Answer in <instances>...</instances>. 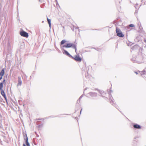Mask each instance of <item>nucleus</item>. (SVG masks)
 <instances>
[{"label":"nucleus","instance_id":"dca6fc26","mask_svg":"<svg viewBox=\"0 0 146 146\" xmlns=\"http://www.w3.org/2000/svg\"><path fill=\"white\" fill-rule=\"evenodd\" d=\"M129 26L131 27H134V25L132 24H131L129 25Z\"/></svg>","mask_w":146,"mask_h":146},{"label":"nucleus","instance_id":"423d86ee","mask_svg":"<svg viewBox=\"0 0 146 146\" xmlns=\"http://www.w3.org/2000/svg\"><path fill=\"white\" fill-rule=\"evenodd\" d=\"M1 94L3 96L5 100L7 102V99L6 95L5 94V92L3 90H0Z\"/></svg>","mask_w":146,"mask_h":146},{"label":"nucleus","instance_id":"39448f33","mask_svg":"<svg viewBox=\"0 0 146 146\" xmlns=\"http://www.w3.org/2000/svg\"><path fill=\"white\" fill-rule=\"evenodd\" d=\"M5 73V69L3 68L0 72V80H1Z\"/></svg>","mask_w":146,"mask_h":146},{"label":"nucleus","instance_id":"f3484780","mask_svg":"<svg viewBox=\"0 0 146 146\" xmlns=\"http://www.w3.org/2000/svg\"><path fill=\"white\" fill-rule=\"evenodd\" d=\"M75 48H74L75 49V52L76 53H77V49H76V45L75 44Z\"/></svg>","mask_w":146,"mask_h":146},{"label":"nucleus","instance_id":"f8f14e48","mask_svg":"<svg viewBox=\"0 0 146 146\" xmlns=\"http://www.w3.org/2000/svg\"><path fill=\"white\" fill-rule=\"evenodd\" d=\"M66 42V41L65 40H62L61 42V43H60V45H61V46H62L61 45H62L63 44H64V43H65Z\"/></svg>","mask_w":146,"mask_h":146},{"label":"nucleus","instance_id":"9d476101","mask_svg":"<svg viewBox=\"0 0 146 146\" xmlns=\"http://www.w3.org/2000/svg\"><path fill=\"white\" fill-rule=\"evenodd\" d=\"M64 52L66 55L71 57V56L70 54L67 51H66V50H64Z\"/></svg>","mask_w":146,"mask_h":146},{"label":"nucleus","instance_id":"a211bd4d","mask_svg":"<svg viewBox=\"0 0 146 146\" xmlns=\"http://www.w3.org/2000/svg\"><path fill=\"white\" fill-rule=\"evenodd\" d=\"M42 119H36V120H42Z\"/></svg>","mask_w":146,"mask_h":146},{"label":"nucleus","instance_id":"1a4fd4ad","mask_svg":"<svg viewBox=\"0 0 146 146\" xmlns=\"http://www.w3.org/2000/svg\"><path fill=\"white\" fill-rule=\"evenodd\" d=\"M25 140L26 141V143L27 146H30V144L28 142V137L27 135H26V137L25 138Z\"/></svg>","mask_w":146,"mask_h":146},{"label":"nucleus","instance_id":"7ed1b4c3","mask_svg":"<svg viewBox=\"0 0 146 146\" xmlns=\"http://www.w3.org/2000/svg\"><path fill=\"white\" fill-rule=\"evenodd\" d=\"M116 33H117V35L119 37H123L124 36V35L123 34L122 32L118 28H116Z\"/></svg>","mask_w":146,"mask_h":146},{"label":"nucleus","instance_id":"20e7f679","mask_svg":"<svg viewBox=\"0 0 146 146\" xmlns=\"http://www.w3.org/2000/svg\"><path fill=\"white\" fill-rule=\"evenodd\" d=\"M20 34L21 36L25 37L28 38L29 36L28 33L23 31L20 32Z\"/></svg>","mask_w":146,"mask_h":146},{"label":"nucleus","instance_id":"f257e3e1","mask_svg":"<svg viewBox=\"0 0 146 146\" xmlns=\"http://www.w3.org/2000/svg\"><path fill=\"white\" fill-rule=\"evenodd\" d=\"M71 47H72L73 48H75V44L71 43H69L67 44L66 45H64L62 46H61V48L65 47L66 48H68Z\"/></svg>","mask_w":146,"mask_h":146},{"label":"nucleus","instance_id":"0eeeda50","mask_svg":"<svg viewBox=\"0 0 146 146\" xmlns=\"http://www.w3.org/2000/svg\"><path fill=\"white\" fill-rule=\"evenodd\" d=\"M22 84V81L21 80V78L20 77L18 78V83L17 86H21Z\"/></svg>","mask_w":146,"mask_h":146},{"label":"nucleus","instance_id":"9b49d317","mask_svg":"<svg viewBox=\"0 0 146 146\" xmlns=\"http://www.w3.org/2000/svg\"><path fill=\"white\" fill-rule=\"evenodd\" d=\"M48 21V23L49 25V26L50 27L51 26V20L50 19H49L48 18H47Z\"/></svg>","mask_w":146,"mask_h":146},{"label":"nucleus","instance_id":"412c9836","mask_svg":"<svg viewBox=\"0 0 146 146\" xmlns=\"http://www.w3.org/2000/svg\"><path fill=\"white\" fill-rule=\"evenodd\" d=\"M135 73L136 74H137V72H135Z\"/></svg>","mask_w":146,"mask_h":146},{"label":"nucleus","instance_id":"6ab92c4d","mask_svg":"<svg viewBox=\"0 0 146 146\" xmlns=\"http://www.w3.org/2000/svg\"><path fill=\"white\" fill-rule=\"evenodd\" d=\"M23 146H26V145L25 144H23Z\"/></svg>","mask_w":146,"mask_h":146},{"label":"nucleus","instance_id":"4be33fe9","mask_svg":"<svg viewBox=\"0 0 146 146\" xmlns=\"http://www.w3.org/2000/svg\"><path fill=\"white\" fill-rule=\"evenodd\" d=\"M0 99H2V98H1V97H0Z\"/></svg>","mask_w":146,"mask_h":146},{"label":"nucleus","instance_id":"6e6552de","mask_svg":"<svg viewBox=\"0 0 146 146\" xmlns=\"http://www.w3.org/2000/svg\"><path fill=\"white\" fill-rule=\"evenodd\" d=\"M133 127L135 129H140L141 128V126L137 124H134Z\"/></svg>","mask_w":146,"mask_h":146},{"label":"nucleus","instance_id":"ddd939ff","mask_svg":"<svg viewBox=\"0 0 146 146\" xmlns=\"http://www.w3.org/2000/svg\"><path fill=\"white\" fill-rule=\"evenodd\" d=\"M3 84L1 82L0 83V90H3L2 88L3 87Z\"/></svg>","mask_w":146,"mask_h":146},{"label":"nucleus","instance_id":"2eb2a0df","mask_svg":"<svg viewBox=\"0 0 146 146\" xmlns=\"http://www.w3.org/2000/svg\"><path fill=\"white\" fill-rule=\"evenodd\" d=\"M5 81H6V80H5V79L4 80H3V81L2 82H1V83H3V84H6V83H5Z\"/></svg>","mask_w":146,"mask_h":146},{"label":"nucleus","instance_id":"4468645a","mask_svg":"<svg viewBox=\"0 0 146 146\" xmlns=\"http://www.w3.org/2000/svg\"><path fill=\"white\" fill-rule=\"evenodd\" d=\"M146 74V71L144 70L141 72V74Z\"/></svg>","mask_w":146,"mask_h":146},{"label":"nucleus","instance_id":"5701e85b","mask_svg":"<svg viewBox=\"0 0 146 146\" xmlns=\"http://www.w3.org/2000/svg\"><path fill=\"white\" fill-rule=\"evenodd\" d=\"M82 110V109H81V110L80 112H81V111Z\"/></svg>","mask_w":146,"mask_h":146},{"label":"nucleus","instance_id":"f03ea898","mask_svg":"<svg viewBox=\"0 0 146 146\" xmlns=\"http://www.w3.org/2000/svg\"><path fill=\"white\" fill-rule=\"evenodd\" d=\"M71 58L75 61L78 62H80L82 60V58L78 55H76L74 57L71 56Z\"/></svg>","mask_w":146,"mask_h":146},{"label":"nucleus","instance_id":"aec40b11","mask_svg":"<svg viewBox=\"0 0 146 146\" xmlns=\"http://www.w3.org/2000/svg\"><path fill=\"white\" fill-rule=\"evenodd\" d=\"M144 42L146 43V40H144Z\"/></svg>","mask_w":146,"mask_h":146}]
</instances>
